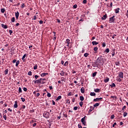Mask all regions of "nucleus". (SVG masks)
Listing matches in <instances>:
<instances>
[{
  "mask_svg": "<svg viewBox=\"0 0 128 128\" xmlns=\"http://www.w3.org/2000/svg\"><path fill=\"white\" fill-rule=\"evenodd\" d=\"M95 64H102V66L104 64V58H102V56L98 57L96 60V62H95Z\"/></svg>",
  "mask_w": 128,
  "mask_h": 128,
  "instance_id": "nucleus-1",
  "label": "nucleus"
},
{
  "mask_svg": "<svg viewBox=\"0 0 128 128\" xmlns=\"http://www.w3.org/2000/svg\"><path fill=\"white\" fill-rule=\"evenodd\" d=\"M118 78H119L118 79V82H122V78H124V72H120L118 74Z\"/></svg>",
  "mask_w": 128,
  "mask_h": 128,
  "instance_id": "nucleus-2",
  "label": "nucleus"
},
{
  "mask_svg": "<svg viewBox=\"0 0 128 128\" xmlns=\"http://www.w3.org/2000/svg\"><path fill=\"white\" fill-rule=\"evenodd\" d=\"M86 116H84L83 118L81 119V122H82V124L84 126H86Z\"/></svg>",
  "mask_w": 128,
  "mask_h": 128,
  "instance_id": "nucleus-3",
  "label": "nucleus"
},
{
  "mask_svg": "<svg viewBox=\"0 0 128 128\" xmlns=\"http://www.w3.org/2000/svg\"><path fill=\"white\" fill-rule=\"evenodd\" d=\"M43 116L46 118H50V112H44L43 114Z\"/></svg>",
  "mask_w": 128,
  "mask_h": 128,
  "instance_id": "nucleus-4",
  "label": "nucleus"
},
{
  "mask_svg": "<svg viewBox=\"0 0 128 128\" xmlns=\"http://www.w3.org/2000/svg\"><path fill=\"white\" fill-rule=\"evenodd\" d=\"M116 16H113L110 18L109 22L112 24V22H114V20H116V18H114Z\"/></svg>",
  "mask_w": 128,
  "mask_h": 128,
  "instance_id": "nucleus-5",
  "label": "nucleus"
},
{
  "mask_svg": "<svg viewBox=\"0 0 128 128\" xmlns=\"http://www.w3.org/2000/svg\"><path fill=\"white\" fill-rule=\"evenodd\" d=\"M42 78H40V79L37 80H33L34 82V84H40L42 83Z\"/></svg>",
  "mask_w": 128,
  "mask_h": 128,
  "instance_id": "nucleus-6",
  "label": "nucleus"
},
{
  "mask_svg": "<svg viewBox=\"0 0 128 128\" xmlns=\"http://www.w3.org/2000/svg\"><path fill=\"white\" fill-rule=\"evenodd\" d=\"M100 100H102V98H94V99L93 102H100Z\"/></svg>",
  "mask_w": 128,
  "mask_h": 128,
  "instance_id": "nucleus-7",
  "label": "nucleus"
},
{
  "mask_svg": "<svg viewBox=\"0 0 128 128\" xmlns=\"http://www.w3.org/2000/svg\"><path fill=\"white\" fill-rule=\"evenodd\" d=\"M15 16L16 20H18V16H20V12L17 11L15 12Z\"/></svg>",
  "mask_w": 128,
  "mask_h": 128,
  "instance_id": "nucleus-8",
  "label": "nucleus"
},
{
  "mask_svg": "<svg viewBox=\"0 0 128 128\" xmlns=\"http://www.w3.org/2000/svg\"><path fill=\"white\" fill-rule=\"evenodd\" d=\"M104 82L106 84V82H110V78L106 77V78L104 80Z\"/></svg>",
  "mask_w": 128,
  "mask_h": 128,
  "instance_id": "nucleus-9",
  "label": "nucleus"
},
{
  "mask_svg": "<svg viewBox=\"0 0 128 128\" xmlns=\"http://www.w3.org/2000/svg\"><path fill=\"white\" fill-rule=\"evenodd\" d=\"M106 18H108V15L106 14L102 18V20H106Z\"/></svg>",
  "mask_w": 128,
  "mask_h": 128,
  "instance_id": "nucleus-10",
  "label": "nucleus"
},
{
  "mask_svg": "<svg viewBox=\"0 0 128 128\" xmlns=\"http://www.w3.org/2000/svg\"><path fill=\"white\" fill-rule=\"evenodd\" d=\"M18 102L17 101H15L14 102V108H18Z\"/></svg>",
  "mask_w": 128,
  "mask_h": 128,
  "instance_id": "nucleus-11",
  "label": "nucleus"
},
{
  "mask_svg": "<svg viewBox=\"0 0 128 128\" xmlns=\"http://www.w3.org/2000/svg\"><path fill=\"white\" fill-rule=\"evenodd\" d=\"M2 28L4 29L8 28V26L4 25V24H1Z\"/></svg>",
  "mask_w": 128,
  "mask_h": 128,
  "instance_id": "nucleus-12",
  "label": "nucleus"
},
{
  "mask_svg": "<svg viewBox=\"0 0 128 128\" xmlns=\"http://www.w3.org/2000/svg\"><path fill=\"white\" fill-rule=\"evenodd\" d=\"M94 92H100V89L97 88L94 90Z\"/></svg>",
  "mask_w": 128,
  "mask_h": 128,
  "instance_id": "nucleus-13",
  "label": "nucleus"
},
{
  "mask_svg": "<svg viewBox=\"0 0 128 128\" xmlns=\"http://www.w3.org/2000/svg\"><path fill=\"white\" fill-rule=\"evenodd\" d=\"M90 96H96V94L94 92H91L90 93Z\"/></svg>",
  "mask_w": 128,
  "mask_h": 128,
  "instance_id": "nucleus-14",
  "label": "nucleus"
},
{
  "mask_svg": "<svg viewBox=\"0 0 128 128\" xmlns=\"http://www.w3.org/2000/svg\"><path fill=\"white\" fill-rule=\"evenodd\" d=\"M80 92H81L82 94H84V88L82 87L80 88Z\"/></svg>",
  "mask_w": 128,
  "mask_h": 128,
  "instance_id": "nucleus-15",
  "label": "nucleus"
},
{
  "mask_svg": "<svg viewBox=\"0 0 128 128\" xmlns=\"http://www.w3.org/2000/svg\"><path fill=\"white\" fill-rule=\"evenodd\" d=\"M110 86L111 88H116V84L112 83V84H110Z\"/></svg>",
  "mask_w": 128,
  "mask_h": 128,
  "instance_id": "nucleus-16",
  "label": "nucleus"
},
{
  "mask_svg": "<svg viewBox=\"0 0 128 128\" xmlns=\"http://www.w3.org/2000/svg\"><path fill=\"white\" fill-rule=\"evenodd\" d=\"M80 100H81V102H84V98L83 97V96H80Z\"/></svg>",
  "mask_w": 128,
  "mask_h": 128,
  "instance_id": "nucleus-17",
  "label": "nucleus"
},
{
  "mask_svg": "<svg viewBox=\"0 0 128 128\" xmlns=\"http://www.w3.org/2000/svg\"><path fill=\"white\" fill-rule=\"evenodd\" d=\"M65 74H66V72L62 70L60 72V75L62 76H64Z\"/></svg>",
  "mask_w": 128,
  "mask_h": 128,
  "instance_id": "nucleus-18",
  "label": "nucleus"
},
{
  "mask_svg": "<svg viewBox=\"0 0 128 128\" xmlns=\"http://www.w3.org/2000/svg\"><path fill=\"white\" fill-rule=\"evenodd\" d=\"M120 8H117L115 10V12L116 14H118L120 12Z\"/></svg>",
  "mask_w": 128,
  "mask_h": 128,
  "instance_id": "nucleus-19",
  "label": "nucleus"
},
{
  "mask_svg": "<svg viewBox=\"0 0 128 128\" xmlns=\"http://www.w3.org/2000/svg\"><path fill=\"white\" fill-rule=\"evenodd\" d=\"M0 12H2V14H4V12H6V9L4 8H1Z\"/></svg>",
  "mask_w": 128,
  "mask_h": 128,
  "instance_id": "nucleus-20",
  "label": "nucleus"
},
{
  "mask_svg": "<svg viewBox=\"0 0 128 128\" xmlns=\"http://www.w3.org/2000/svg\"><path fill=\"white\" fill-rule=\"evenodd\" d=\"M47 74H48V73H42L40 74L41 76H47Z\"/></svg>",
  "mask_w": 128,
  "mask_h": 128,
  "instance_id": "nucleus-21",
  "label": "nucleus"
},
{
  "mask_svg": "<svg viewBox=\"0 0 128 128\" xmlns=\"http://www.w3.org/2000/svg\"><path fill=\"white\" fill-rule=\"evenodd\" d=\"M94 107H92V106H90V110H89V112H92V110H94Z\"/></svg>",
  "mask_w": 128,
  "mask_h": 128,
  "instance_id": "nucleus-22",
  "label": "nucleus"
},
{
  "mask_svg": "<svg viewBox=\"0 0 128 128\" xmlns=\"http://www.w3.org/2000/svg\"><path fill=\"white\" fill-rule=\"evenodd\" d=\"M62 99V96H59L56 99V101H58Z\"/></svg>",
  "mask_w": 128,
  "mask_h": 128,
  "instance_id": "nucleus-23",
  "label": "nucleus"
},
{
  "mask_svg": "<svg viewBox=\"0 0 128 128\" xmlns=\"http://www.w3.org/2000/svg\"><path fill=\"white\" fill-rule=\"evenodd\" d=\"M92 44H93V46H94V44L96 45V44H98V42H96V41H93L92 42Z\"/></svg>",
  "mask_w": 128,
  "mask_h": 128,
  "instance_id": "nucleus-24",
  "label": "nucleus"
},
{
  "mask_svg": "<svg viewBox=\"0 0 128 128\" xmlns=\"http://www.w3.org/2000/svg\"><path fill=\"white\" fill-rule=\"evenodd\" d=\"M26 54H24L22 57V60H24V58H26Z\"/></svg>",
  "mask_w": 128,
  "mask_h": 128,
  "instance_id": "nucleus-25",
  "label": "nucleus"
},
{
  "mask_svg": "<svg viewBox=\"0 0 128 128\" xmlns=\"http://www.w3.org/2000/svg\"><path fill=\"white\" fill-rule=\"evenodd\" d=\"M66 42L68 44H70V39H66Z\"/></svg>",
  "mask_w": 128,
  "mask_h": 128,
  "instance_id": "nucleus-26",
  "label": "nucleus"
},
{
  "mask_svg": "<svg viewBox=\"0 0 128 128\" xmlns=\"http://www.w3.org/2000/svg\"><path fill=\"white\" fill-rule=\"evenodd\" d=\"M18 64H20V61L18 60L16 61V66H18Z\"/></svg>",
  "mask_w": 128,
  "mask_h": 128,
  "instance_id": "nucleus-27",
  "label": "nucleus"
},
{
  "mask_svg": "<svg viewBox=\"0 0 128 128\" xmlns=\"http://www.w3.org/2000/svg\"><path fill=\"white\" fill-rule=\"evenodd\" d=\"M11 22H16V18L14 17L12 18L11 19Z\"/></svg>",
  "mask_w": 128,
  "mask_h": 128,
  "instance_id": "nucleus-28",
  "label": "nucleus"
},
{
  "mask_svg": "<svg viewBox=\"0 0 128 128\" xmlns=\"http://www.w3.org/2000/svg\"><path fill=\"white\" fill-rule=\"evenodd\" d=\"M100 106V103H96L94 105V108H96V106Z\"/></svg>",
  "mask_w": 128,
  "mask_h": 128,
  "instance_id": "nucleus-29",
  "label": "nucleus"
},
{
  "mask_svg": "<svg viewBox=\"0 0 128 128\" xmlns=\"http://www.w3.org/2000/svg\"><path fill=\"white\" fill-rule=\"evenodd\" d=\"M64 66H68V61H66L64 64Z\"/></svg>",
  "mask_w": 128,
  "mask_h": 128,
  "instance_id": "nucleus-30",
  "label": "nucleus"
},
{
  "mask_svg": "<svg viewBox=\"0 0 128 128\" xmlns=\"http://www.w3.org/2000/svg\"><path fill=\"white\" fill-rule=\"evenodd\" d=\"M4 74H8V69H6L4 70Z\"/></svg>",
  "mask_w": 128,
  "mask_h": 128,
  "instance_id": "nucleus-31",
  "label": "nucleus"
},
{
  "mask_svg": "<svg viewBox=\"0 0 128 128\" xmlns=\"http://www.w3.org/2000/svg\"><path fill=\"white\" fill-rule=\"evenodd\" d=\"M47 92V96H48V98H50V96H52V94H50V93H48V92Z\"/></svg>",
  "mask_w": 128,
  "mask_h": 128,
  "instance_id": "nucleus-32",
  "label": "nucleus"
},
{
  "mask_svg": "<svg viewBox=\"0 0 128 128\" xmlns=\"http://www.w3.org/2000/svg\"><path fill=\"white\" fill-rule=\"evenodd\" d=\"M104 52H105L108 54V52H110V48H106Z\"/></svg>",
  "mask_w": 128,
  "mask_h": 128,
  "instance_id": "nucleus-33",
  "label": "nucleus"
},
{
  "mask_svg": "<svg viewBox=\"0 0 128 128\" xmlns=\"http://www.w3.org/2000/svg\"><path fill=\"white\" fill-rule=\"evenodd\" d=\"M96 74H98V72H95L94 73L92 74V77L94 78V76H96Z\"/></svg>",
  "mask_w": 128,
  "mask_h": 128,
  "instance_id": "nucleus-34",
  "label": "nucleus"
},
{
  "mask_svg": "<svg viewBox=\"0 0 128 128\" xmlns=\"http://www.w3.org/2000/svg\"><path fill=\"white\" fill-rule=\"evenodd\" d=\"M74 96V94H72V92H70L68 94V96Z\"/></svg>",
  "mask_w": 128,
  "mask_h": 128,
  "instance_id": "nucleus-35",
  "label": "nucleus"
},
{
  "mask_svg": "<svg viewBox=\"0 0 128 128\" xmlns=\"http://www.w3.org/2000/svg\"><path fill=\"white\" fill-rule=\"evenodd\" d=\"M88 56H90V54H88V53H85L84 54V56H85V58H88Z\"/></svg>",
  "mask_w": 128,
  "mask_h": 128,
  "instance_id": "nucleus-36",
  "label": "nucleus"
},
{
  "mask_svg": "<svg viewBox=\"0 0 128 128\" xmlns=\"http://www.w3.org/2000/svg\"><path fill=\"white\" fill-rule=\"evenodd\" d=\"M92 66H94V68H96V66H98V64H96V62H94V64H92Z\"/></svg>",
  "mask_w": 128,
  "mask_h": 128,
  "instance_id": "nucleus-37",
  "label": "nucleus"
},
{
  "mask_svg": "<svg viewBox=\"0 0 128 128\" xmlns=\"http://www.w3.org/2000/svg\"><path fill=\"white\" fill-rule=\"evenodd\" d=\"M18 92L20 93L22 92V88L20 87L18 88Z\"/></svg>",
  "mask_w": 128,
  "mask_h": 128,
  "instance_id": "nucleus-38",
  "label": "nucleus"
},
{
  "mask_svg": "<svg viewBox=\"0 0 128 128\" xmlns=\"http://www.w3.org/2000/svg\"><path fill=\"white\" fill-rule=\"evenodd\" d=\"M22 8H26V4H24V3H23L21 6Z\"/></svg>",
  "mask_w": 128,
  "mask_h": 128,
  "instance_id": "nucleus-39",
  "label": "nucleus"
},
{
  "mask_svg": "<svg viewBox=\"0 0 128 128\" xmlns=\"http://www.w3.org/2000/svg\"><path fill=\"white\" fill-rule=\"evenodd\" d=\"M126 116H128V112H124V117H126Z\"/></svg>",
  "mask_w": 128,
  "mask_h": 128,
  "instance_id": "nucleus-40",
  "label": "nucleus"
},
{
  "mask_svg": "<svg viewBox=\"0 0 128 128\" xmlns=\"http://www.w3.org/2000/svg\"><path fill=\"white\" fill-rule=\"evenodd\" d=\"M98 47H95V48H94V52H98Z\"/></svg>",
  "mask_w": 128,
  "mask_h": 128,
  "instance_id": "nucleus-41",
  "label": "nucleus"
},
{
  "mask_svg": "<svg viewBox=\"0 0 128 128\" xmlns=\"http://www.w3.org/2000/svg\"><path fill=\"white\" fill-rule=\"evenodd\" d=\"M79 104H80V106L82 107L84 104L82 103V102H80Z\"/></svg>",
  "mask_w": 128,
  "mask_h": 128,
  "instance_id": "nucleus-42",
  "label": "nucleus"
},
{
  "mask_svg": "<svg viewBox=\"0 0 128 128\" xmlns=\"http://www.w3.org/2000/svg\"><path fill=\"white\" fill-rule=\"evenodd\" d=\"M87 66L88 68H90V70L92 68V66H90V64L88 65Z\"/></svg>",
  "mask_w": 128,
  "mask_h": 128,
  "instance_id": "nucleus-43",
  "label": "nucleus"
},
{
  "mask_svg": "<svg viewBox=\"0 0 128 128\" xmlns=\"http://www.w3.org/2000/svg\"><path fill=\"white\" fill-rule=\"evenodd\" d=\"M38 68V65L36 64L34 66V70H36Z\"/></svg>",
  "mask_w": 128,
  "mask_h": 128,
  "instance_id": "nucleus-44",
  "label": "nucleus"
},
{
  "mask_svg": "<svg viewBox=\"0 0 128 128\" xmlns=\"http://www.w3.org/2000/svg\"><path fill=\"white\" fill-rule=\"evenodd\" d=\"M70 104V99H67L66 100V104Z\"/></svg>",
  "mask_w": 128,
  "mask_h": 128,
  "instance_id": "nucleus-45",
  "label": "nucleus"
},
{
  "mask_svg": "<svg viewBox=\"0 0 128 128\" xmlns=\"http://www.w3.org/2000/svg\"><path fill=\"white\" fill-rule=\"evenodd\" d=\"M106 42H103L102 44V46L103 47V48H104V47H106Z\"/></svg>",
  "mask_w": 128,
  "mask_h": 128,
  "instance_id": "nucleus-46",
  "label": "nucleus"
},
{
  "mask_svg": "<svg viewBox=\"0 0 128 128\" xmlns=\"http://www.w3.org/2000/svg\"><path fill=\"white\" fill-rule=\"evenodd\" d=\"M110 118L111 120H114V114L110 116Z\"/></svg>",
  "mask_w": 128,
  "mask_h": 128,
  "instance_id": "nucleus-47",
  "label": "nucleus"
},
{
  "mask_svg": "<svg viewBox=\"0 0 128 128\" xmlns=\"http://www.w3.org/2000/svg\"><path fill=\"white\" fill-rule=\"evenodd\" d=\"M115 64H116V66H120V62H115Z\"/></svg>",
  "mask_w": 128,
  "mask_h": 128,
  "instance_id": "nucleus-48",
  "label": "nucleus"
},
{
  "mask_svg": "<svg viewBox=\"0 0 128 128\" xmlns=\"http://www.w3.org/2000/svg\"><path fill=\"white\" fill-rule=\"evenodd\" d=\"M74 8H78V5L76 4H75L73 6Z\"/></svg>",
  "mask_w": 128,
  "mask_h": 128,
  "instance_id": "nucleus-49",
  "label": "nucleus"
},
{
  "mask_svg": "<svg viewBox=\"0 0 128 128\" xmlns=\"http://www.w3.org/2000/svg\"><path fill=\"white\" fill-rule=\"evenodd\" d=\"M3 118L5 120H6V115H4V114Z\"/></svg>",
  "mask_w": 128,
  "mask_h": 128,
  "instance_id": "nucleus-50",
  "label": "nucleus"
},
{
  "mask_svg": "<svg viewBox=\"0 0 128 128\" xmlns=\"http://www.w3.org/2000/svg\"><path fill=\"white\" fill-rule=\"evenodd\" d=\"M22 101L24 102H26V99L23 98H21Z\"/></svg>",
  "mask_w": 128,
  "mask_h": 128,
  "instance_id": "nucleus-51",
  "label": "nucleus"
},
{
  "mask_svg": "<svg viewBox=\"0 0 128 128\" xmlns=\"http://www.w3.org/2000/svg\"><path fill=\"white\" fill-rule=\"evenodd\" d=\"M86 2H88L87 0H83V4H86Z\"/></svg>",
  "mask_w": 128,
  "mask_h": 128,
  "instance_id": "nucleus-52",
  "label": "nucleus"
},
{
  "mask_svg": "<svg viewBox=\"0 0 128 128\" xmlns=\"http://www.w3.org/2000/svg\"><path fill=\"white\" fill-rule=\"evenodd\" d=\"M16 59H14L13 60H12V62L13 63V64H16Z\"/></svg>",
  "mask_w": 128,
  "mask_h": 128,
  "instance_id": "nucleus-53",
  "label": "nucleus"
},
{
  "mask_svg": "<svg viewBox=\"0 0 128 128\" xmlns=\"http://www.w3.org/2000/svg\"><path fill=\"white\" fill-rule=\"evenodd\" d=\"M21 108H22V110H24V108H26V106L24 105H22Z\"/></svg>",
  "mask_w": 128,
  "mask_h": 128,
  "instance_id": "nucleus-54",
  "label": "nucleus"
},
{
  "mask_svg": "<svg viewBox=\"0 0 128 128\" xmlns=\"http://www.w3.org/2000/svg\"><path fill=\"white\" fill-rule=\"evenodd\" d=\"M40 84H46V82L44 80H41V83Z\"/></svg>",
  "mask_w": 128,
  "mask_h": 128,
  "instance_id": "nucleus-55",
  "label": "nucleus"
},
{
  "mask_svg": "<svg viewBox=\"0 0 128 128\" xmlns=\"http://www.w3.org/2000/svg\"><path fill=\"white\" fill-rule=\"evenodd\" d=\"M65 118H68V114H63Z\"/></svg>",
  "mask_w": 128,
  "mask_h": 128,
  "instance_id": "nucleus-56",
  "label": "nucleus"
},
{
  "mask_svg": "<svg viewBox=\"0 0 128 128\" xmlns=\"http://www.w3.org/2000/svg\"><path fill=\"white\" fill-rule=\"evenodd\" d=\"M23 90L24 92H26L28 90V88H25V87L23 88Z\"/></svg>",
  "mask_w": 128,
  "mask_h": 128,
  "instance_id": "nucleus-57",
  "label": "nucleus"
},
{
  "mask_svg": "<svg viewBox=\"0 0 128 128\" xmlns=\"http://www.w3.org/2000/svg\"><path fill=\"white\" fill-rule=\"evenodd\" d=\"M28 76H32V72L30 71L28 72Z\"/></svg>",
  "mask_w": 128,
  "mask_h": 128,
  "instance_id": "nucleus-58",
  "label": "nucleus"
},
{
  "mask_svg": "<svg viewBox=\"0 0 128 128\" xmlns=\"http://www.w3.org/2000/svg\"><path fill=\"white\" fill-rule=\"evenodd\" d=\"M74 110H78V106H75L74 108Z\"/></svg>",
  "mask_w": 128,
  "mask_h": 128,
  "instance_id": "nucleus-59",
  "label": "nucleus"
},
{
  "mask_svg": "<svg viewBox=\"0 0 128 128\" xmlns=\"http://www.w3.org/2000/svg\"><path fill=\"white\" fill-rule=\"evenodd\" d=\"M38 75H35L34 76V78H36V80H38Z\"/></svg>",
  "mask_w": 128,
  "mask_h": 128,
  "instance_id": "nucleus-60",
  "label": "nucleus"
},
{
  "mask_svg": "<svg viewBox=\"0 0 128 128\" xmlns=\"http://www.w3.org/2000/svg\"><path fill=\"white\" fill-rule=\"evenodd\" d=\"M126 16L127 17V18H128V10L126 11Z\"/></svg>",
  "mask_w": 128,
  "mask_h": 128,
  "instance_id": "nucleus-61",
  "label": "nucleus"
},
{
  "mask_svg": "<svg viewBox=\"0 0 128 128\" xmlns=\"http://www.w3.org/2000/svg\"><path fill=\"white\" fill-rule=\"evenodd\" d=\"M9 32H10V36H12V30H9Z\"/></svg>",
  "mask_w": 128,
  "mask_h": 128,
  "instance_id": "nucleus-62",
  "label": "nucleus"
},
{
  "mask_svg": "<svg viewBox=\"0 0 128 128\" xmlns=\"http://www.w3.org/2000/svg\"><path fill=\"white\" fill-rule=\"evenodd\" d=\"M126 108V106H124L123 108H122V110H124V109Z\"/></svg>",
  "mask_w": 128,
  "mask_h": 128,
  "instance_id": "nucleus-63",
  "label": "nucleus"
},
{
  "mask_svg": "<svg viewBox=\"0 0 128 128\" xmlns=\"http://www.w3.org/2000/svg\"><path fill=\"white\" fill-rule=\"evenodd\" d=\"M78 128H82V125L80 124H78Z\"/></svg>",
  "mask_w": 128,
  "mask_h": 128,
  "instance_id": "nucleus-64",
  "label": "nucleus"
}]
</instances>
